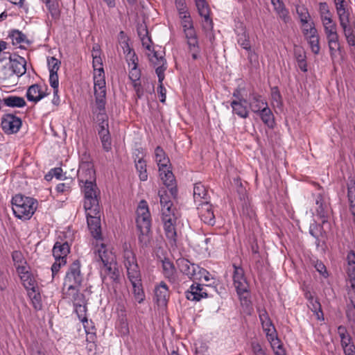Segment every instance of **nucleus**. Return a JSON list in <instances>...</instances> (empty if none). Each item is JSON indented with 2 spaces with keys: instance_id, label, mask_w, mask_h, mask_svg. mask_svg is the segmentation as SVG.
<instances>
[{
  "instance_id": "f257e3e1",
  "label": "nucleus",
  "mask_w": 355,
  "mask_h": 355,
  "mask_svg": "<svg viewBox=\"0 0 355 355\" xmlns=\"http://www.w3.org/2000/svg\"><path fill=\"white\" fill-rule=\"evenodd\" d=\"M159 196L161 205V220L166 236L175 243L177 237L176 225L179 217L178 211L173 206L166 191H159Z\"/></svg>"
},
{
  "instance_id": "f03ea898",
  "label": "nucleus",
  "mask_w": 355,
  "mask_h": 355,
  "mask_svg": "<svg viewBox=\"0 0 355 355\" xmlns=\"http://www.w3.org/2000/svg\"><path fill=\"white\" fill-rule=\"evenodd\" d=\"M78 178L83 184L82 191L84 199L98 198L99 190L96 184V173L90 162H82L78 171Z\"/></svg>"
},
{
  "instance_id": "7ed1b4c3",
  "label": "nucleus",
  "mask_w": 355,
  "mask_h": 355,
  "mask_svg": "<svg viewBox=\"0 0 355 355\" xmlns=\"http://www.w3.org/2000/svg\"><path fill=\"white\" fill-rule=\"evenodd\" d=\"M92 58V64L94 71V89L95 102L101 107L103 105V101H106L105 80L100 52L98 49L96 50L94 47L93 49Z\"/></svg>"
},
{
  "instance_id": "20e7f679",
  "label": "nucleus",
  "mask_w": 355,
  "mask_h": 355,
  "mask_svg": "<svg viewBox=\"0 0 355 355\" xmlns=\"http://www.w3.org/2000/svg\"><path fill=\"white\" fill-rule=\"evenodd\" d=\"M105 104L106 101H104L100 107L97 103L94 102L92 112L96 115V120L98 123V135L103 148L105 151L109 152L112 149V140L108 130V116L105 112Z\"/></svg>"
},
{
  "instance_id": "39448f33",
  "label": "nucleus",
  "mask_w": 355,
  "mask_h": 355,
  "mask_svg": "<svg viewBox=\"0 0 355 355\" xmlns=\"http://www.w3.org/2000/svg\"><path fill=\"white\" fill-rule=\"evenodd\" d=\"M83 207L89 230L94 238L97 239L100 238L101 234L98 198L84 199Z\"/></svg>"
},
{
  "instance_id": "423d86ee",
  "label": "nucleus",
  "mask_w": 355,
  "mask_h": 355,
  "mask_svg": "<svg viewBox=\"0 0 355 355\" xmlns=\"http://www.w3.org/2000/svg\"><path fill=\"white\" fill-rule=\"evenodd\" d=\"M12 205L15 216L21 220L31 218L37 209V201L35 199L20 194L12 198Z\"/></svg>"
},
{
  "instance_id": "0eeeda50",
  "label": "nucleus",
  "mask_w": 355,
  "mask_h": 355,
  "mask_svg": "<svg viewBox=\"0 0 355 355\" xmlns=\"http://www.w3.org/2000/svg\"><path fill=\"white\" fill-rule=\"evenodd\" d=\"M80 288H63V295L64 299L73 302L78 319L85 325V323L88 322L86 315L87 300L84 294L80 292Z\"/></svg>"
},
{
  "instance_id": "6e6552de",
  "label": "nucleus",
  "mask_w": 355,
  "mask_h": 355,
  "mask_svg": "<svg viewBox=\"0 0 355 355\" xmlns=\"http://www.w3.org/2000/svg\"><path fill=\"white\" fill-rule=\"evenodd\" d=\"M80 266L78 260L74 261L69 266L64 279L63 288H74L82 286L84 275L81 272Z\"/></svg>"
},
{
  "instance_id": "1a4fd4ad",
  "label": "nucleus",
  "mask_w": 355,
  "mask_h": 355,
  "mask_svg": "<svg viewBox=\"0 0 355 355\" xmlns=\"http://www.w3.org/2000/svg\"><path fill=\"white\" fill-rule=\"evenodd\" d=\"M123 258L128 277L141 275L136 256L130 245L126 243L123 245Z\"/></svg>"
},
{
  "instance_id": "9d476101",
  "label": "nucleus",
  "mask_w": 355,
  "mask_h": 355,
  "mask_svg": "<svg viewBox=\"0 0 355 355\" xmlns=\"http://www.w3.org/2000/svg\"><path fill=\"white\" fill-rule=\"evenodd\" d=\"M21 124V119L12 114H4L1 118V128L8 135L17 133L19 130Z\"/></svg>"
},
{
  "instance_id": "9b49d317",
  "label": "nucleus",
  "mask_w": 355,
  "mask_h": 355,
  "mask_svg": "<svg viewBox=\"0 0 355 355\" xmlns=\"http://www.w3.org/2000/svg\"><path fill=\"white\" fill-rule=\"evenodd\" d=\"M200 16L202 18V26L205 31L213 28V21L210 17V8L206 0H195Z\"/></svg>"
},
{
  "instance_id": "f8f14e48",
  "label": "nucleus",
  "mask_w": 355,
  "mask_h": 355,
  "mask_svg": "<svg viewBox=\"0 0 355 355\" xmlns=\"http://www.w3.org/2000/svg\"><path fill=\"white\" fill-rule=\"evenodd\" d=\"M347 274L351 281V287L354 296L351 297L353 306L346 311V316L352 327L355 326V264L347 265Z\"/></svg>"
},
{
  "instance_id": "ddd939ff",
  "label": "nucleus",
  "mask_w": 355,
  "mask_h": 355,
  "mask_svg": "<svg viewBox=\"0 0 355 355\" xmlns=\"http://www.w3.org/2000/svg\"><path fill=\"white\" fill-rule=\"evenodd\" d=\"M136 223L137 228L151 227V216L148 204L145 200H141L139 203L137 209Z\"/></svg>"
},
{
  "instance_id": "4468645a",
  "label": "nucleus",
  "mask_w": 355,
  "mask_h": 355,
  "mask_svg": "<svg viewBox=\"0 0 355 355\" xmlns=\"http://www.w3.org/2000/svg\"><path fill=\"white\" fill-rule=\"evenodd\" d=\"M315 204L316 212L321 219L322 226L329 225L327 218L330 214V209L328 199L324 195L318 193L315 198Z\"/></svg>"
},
{
  "instance_id": "2eb2a0df",
  "label": "nucleus",
  "mask_w": 355,
  "mask_h": 355,
  "mask_svg": "<svg viewBox=\"0 0 355 355\" xmlns=\"http://www.w3.org/2000/svg\"><path fill=\"white\" fill-rule=\"evenodd\" d=\"M233 281L234 286L238 295H241L248 292V283L244 275L243 269L236 265H233Z\"/></svg>"
},
{
  "instance_id": "dca6fc26",
  "label": "nucleus",
  "mask_w": 355,
  "mask_h": 355,
  "mask_svg": "<svg viewBox=\"0 0 355 355\" xmlns=\"http://www.w3.org/2000/svg\"><path fill=\"white\" fill-rule=\"evenodd\" d=\"M199 217L201 220L208 225L213 226L216 223V218L214 214L212 205L210 202L201 203L196 206Z\"/></svg>"
},
{
  "instance_id": "f3484780",
  "label": "nucleus",
  "mask_w": 355,
  "mask_h": 355,
  "mask_svg": "<svg viewBox=\"0 0 355 355\" xmlns=\"http://www.w3.org/2000/svg\"><path fill=\"white\" fill-rule=\"evenodd\" d=\"M184 32L187 40L189 51L191 54L192 58L193 60L198 59L200 58V48L194 28L184 30Z\"/></svg>"
},
{
  "instance_id": "a211bd4d",
  "label": "nucleus",
  "mask_w": 355,
  "mask_h": 355,
  "mask_svg": "<svg viewBox=\"0 0 355 355\" xmlns=\"http://www.w3.org/2000/svg\"><path fill=\"white\" fill-rule=\"evenodd\" d=\"M176 263L182 274L187 275L190 279L195 280L200 267L198 265L191 263L188 259L184 258L178 259Z\"/></svg>"
},
{
  "instance_id": "6ab92c4d",
  "label": "nucleus",
  "mask_w": 355,
  "mask_h": 355,
  "mask_svg": "<svg viewBox=\"0 0 355 355\" xmlns=\"http://www.w3.org/2000/svg\"><path fill=\"white\" fill-rule=\"evenodd\" d=\"M47 65L49 70V83L51 87H56L59 85L58 71L59 70L61 62L55 57L47 58Z\"/></svg>"
},
{
  "instance_id": "aec40b11",
  "label": "nucleus",
  "mask_w": 355,
  "mask_h": 355,
  "mask_svg": "<svg viewBox=\"0 0 355 355\" xmlns=\"http://www.w3.org/2000/svg\"><path fill=\"white\" fill-rule=\"evenodd\" d=\"M162 265L164 277L171 284H178V275L174 264L168 259H165L162 261Z\"/></svg>"
},
{
  "instance_id": "412c9836",
  "label": "nucleus",
  "mask_w": 355,
  "mask_h": 355,
  "mask_svg": "<svg viewBox=\"0 0 355 355\" xmlns=\"http://www.w3.org/2000/svg\"><path fill=\"white\" fill-rule=\"evenodd\" d=\"M193 200L196 206L210 201L208 190L201 182H197L194 184Z\"/></svg>"
},
{
  "instance_id": "4be33fe9",
  "label": "nucleus",
  "mask_w": 355,
  "mask_h": 355,
  "mask_svg": "<svg viewBox=\"0 0 355 355\" xmlns=\"http://www.w3.org/2000/svg\"><path fill=\"white\" fill-rule=\"evenodd\" d=\"M101 275L103 282L107 279L112 282H116L119 277V271L116 262L110 263V265L105 264L101 266Z\"/></svg>"
},
{
  "instance_id": "5701e85b",
  "label": "nucleus",
  "mask_w": 355,
  "mask_h": 355,
  "mask_svg": "<svg viewBox=\"0 0 355 355\" xmlns=\"http://www.w3.org/2000/svg\"><path fill=\"white\" fill-rule=\"evenodd\" d=\"M185 295L187 299L191 301H200L201 299L208 297L207 293L204 289V286L200 284H193Z\"/></svg>"
},
{
  "instance_id": "b1692460",
  "label": "nucleus",
  "mask_w": 355,
  "mask_h": 355,
  "mask_svg": "<svg viewBox=\"0 0 355 355\" xmlns=\"http://www.w3.org/2000/svg\"><path fill=\"white\" fill-rule=\"evenodd\" d=\"M128 278L132 286V292L135 300L139 304L143 302L145 298V295L142 288L141 275Z\"/></svg>"
},
{
  "instance_id": "393cba45",
  "label": "nucleus",
  "mask_w": 355,
  "mask_h": 355,
  "mask_svg": "<svg viewBox=\"0 0 355 355\" xmlns=\"http://www.w3.org/2000/svg\"><path fill=\"white\" fill-rule=\"evenodd\" d=\"M248 105L251 111L255 114L268 105L261 95L254 92L250 93Z\"/></svg>"
},
{
  "instance_id": "a878e982",
  "label": "nucleus",
  "mask_w": 355,
  "mask_h": 355,
  "mask_svg": "<svg viewBox=\"0 0 355 355\" xmlns=\"http://www.w3.org/2000/svg\"><path fill=\"white\" fill-rule=\"evenodd\" d=\"M19 270L20 271L18 272V274L24 288L27 291L37 288L38 287L37 282L34 276L29 272V267L24 269L21 268Z\"/></svg>"
},
{
  "instance_id": "bb28decb",
  "label": "nucleus",
  "mask_w": 355,
  "mask_h": 355,
  "mask_svg": "<svg viewBox=\"0 0 355 355\" xmlns=\"http://www.w3.org/2000/svg\"><path fill=\"white\" fill-rule=\"evenodd\" d=\"M230 106L233 114L237 115L241 119H247L249 116L250 111L247 105V101H232Z\"/></svg>"
},
{
  "instance_id": "cd10ccee",
  "label": "nucleus",
  "mask_w": 355,
  "mask_h": 355,
  "mask_svg": "<svg viewBox=\"0 0 355 355\" xmlns=\"http://www.w3.org/2000/svg\"><path fill=\"white\" fill-rule=\"evenodd\" d=\"M155 295L156 300L159 304L163 305L166 304L170 296V293L168 287L164 282L162 281L155 286Z\"/></svg>"
},
{
  "instance_id": "c85d7f7f",
  "label": "nucleus",
  "mask_w": 355,
  "mask_h": 355,
  "mask_svg": "<svg viewBox=\"0 0 355 355\" xmlns=\"http://www.w3.org/2000/svg\"><path fill=\"white\" fill-rule=\"evenodd\" d=\"M12 76L17 75L21 76L26 71V60L24 58L19 56L17 59H10L8 62Z\"/></svg>"
},
{
  "instance_id": "c756f323",
  "label": "nucleus",
  "mask_w": 355,
  "mask_h": 355,
  "mask_svg": "<svg viewBox=\"0 0 355 355\" xmlns=\"http://www.w3.org/2000/svg\"><path fill=\"white\" fill-rule=\"evenodd\" d=\"M70 252V248L67 241L60 242L57 241L54 244L52 250L53 256L55 259H65L67 260V256Z\"/></svg>"
},
{
  "instance_id": "7c9ffc66",
  "label": "nucleus",
  "mask_w": 355,
  "mask_h": 355,
  "mask_svg": "<svg viewBox=\"0 0 355 355\" xmlns=\"http://www.w3.org/2000/svg\"><path fill=\"white\" fill-rule=\"evenodd\" d=\"M98 259L101 261L102 265L110 264L116 263V257L112 251L108 250L106 246L103 244L97 250Z\"/></svg>"
},
{
  "instance_id": "2f4dec72",
  "label": "nucleus",
  "mask_w": 355,
  "mask_h": 355,
  "mask_svg": "<svg viewBox=\"0 0 355 355\" xmlns=\"http://www.w3.org/2000/svg\"><path fill=\"white\" fill-rule=\"evenodd\" d=\"M328 47L331 58L336 56L337 53L340 51L341 46L339 41L338 33L326 35Z\"/></svg>"
},
{
  "instance_id": "473e14b6",
  "label": "nucleus",
  "mask_w": 355,
  "mask_h": 355,
  "mask_svg": "<svg viewBox=\"0 0 355 355\" xmlns=\"http://www.w3.org/2000/svg\"><path fill=\"white\" fill-rule=\"evenodd\" d=\"M46 94L42 90L41 86L35 84L30 86L26 92V97L29 101L37 103L42 99Z\"/></svg>"
},
{
  "instance_id": "72a5a7b5",
  "label": "nucleus",
  "mask_w": 355,
  "mask_h": 355,
  "mask_svg": "<svg viewBox=\"0 0 355 355\" xmlns=\"http://www.w3.org/2000/svg\"><path fill=\"white\" fill-rule=\"evenodd\" d=\"M159 176L163 182V183L167 187H171V193H173V186L175 183V177L172 173V171L170 170V164L163 167V168H159Z\"/></svg>"
},
{
  "instance_id": "f704fd0d",
  "label": "nucleus",
  "mask_w": 355,
  "mask_h": 355,
  "mask_svg": "<svg viewBox=\"0 0 355 355\" xmlns=\"http://www.w3.org/2000/svg\"><path fill=\"white\" fill-rule=\"evenodd\" d=\"M340 25L343 31V34L348 44L352 46H355V33L352 26L349 23V20H342V21L340 22Z\"/></svg>"
},
{
  "instance_id": "c9c22d12",
  "label": "nucleus",
  "mask_w": 355,
  "mask_h": 355,
  "mask_svg": "<svg viewBox=\"0 0 355 355\" xmlns=\"http://www.w3.org/2000/svg\"><path fill=\"white\" fill-rule=\"evenodd\" d=\"M257 114L268 128H272L274 127L275 124L274 114L268 105L261 109Z\"/></svg>"
},
{
  "instance_id": "e433bc0d",
  "label": "nucleus",
  "mask_w": 355,
  "mask_h": 355,
  "mask_svg": "<svg viewBox=\"0 0 355 355\" xmlns=\"http://www.w3.org/2000/svg\"><path fill=\"white\" fill-rule=\"evenodd\" d=\"M137 229L139 230L138 240L139 245L142 248L147 247L152 239L150 227H138Z\"/></svg>"
},
{
  "instance_id": "4c0bfd02",
  "label": "nucleus",
  "mask_w": 355,
  "mask_h": 355,
  "mask_svg": "<svg viewBox=\"0 0 355 355\" xmlns=\"http://www.w3.org/2000/svg\"><path fill=\"white\" fill-rule=\"evenodd\" d=\"M274 9L278 16L285 22H288L290 19L288 12L286 9L284 4L282 0H270Z\"/></svg>"
},
{
  "instance_id": "58836bf2",
  "label": "nucleus",
  "mask_w": 355,
  "mask_h": 355,
  "mask_svg": "<svg viewBox=\"0 0 355 355\" xmlns=\"http://www.w3.org/2000/svg\"><path fill=\"white\" fill-rule=\"evenodd\" d=\"M2 102L6 106L10 107H23L26 104L23 97L12 95L3 98Z\"/></svg>"
},
{
  "instance_id": "ea45409f",
  "label": "nucleus",
  "mask_w": 355,
  "mask_h": 355,
  "mask_svg": "<svg viewBox=\"0 0 355 355\" xmlns=\"http://www.w3.org/2000/svg\"><path fill=\"white\" fill-rule=\"evenodd\" d=\"M137 58L135 53L132 54V58L129 59L130 62H128L129 67H131L129 71V78L132 80V83H138V80L140 78L141 73L139 70L137 69V65L136 60Z\"/></svg>"
},
{
  "instance_id": "a19ab883",
  "label": "nucleus",
  "mask_w": 355,
  "mask_h": 355,
  "mask_svg": "<svg viewBox=\"0 0 355 355\" xmlns=\"http://www.w3.org/2000/svg\"><path fill=\"white\" fill-rule=\"evenodd\" d=\"M148 56L150 62L155 67V71L158 68L162 67L163 69V73H164L166 67H165L166 61L163 55L157 51H153L148 54Z\"/></svg>"
},
{
  "instance_id": "79ce46f5",
  "label": "nucleus",
  "mask_w": 355,
  "mask_h": 355,
  "mask_svg": "<svg viewBox=\"0 0 355 355\" xmlns=\"http://www.w3.org/2000/svg\"><path fill=\"white\" fill-rule=\"evenodd\" d=\"M155 159L159 168H163L169 165V159L160 146H157L155 150Z\"/></svg>"
},
{
  "instance_id": "37998d69",
  "label": "nucleus",
  "mask_w": 355,
  "mask_h": 355,
  "mask_svg": "<svg viewBox=\"0 0 355 355\" xmlns=\"http://www.w3.org/2000/svg\"><path fill=\"white\" fill-rule=\"evenodd\" d=\"M128 40L129 39L124 32L121 31L119 35V42L121 47L123 49L124 54L126 55L127 60L132 58V54L135 53L129 45Z\"/></svg>"
},
{
  "instance_id": "c03bdc74",
  "label": "nucleus",
  "mask_w": 355,
  "mask_h": 355,
  "mask_svg": "<svg viewBox=\"0 0 355 355\" xmlns=\"http://www.w3.org/2000/svg\"><path fill=\"white\" fill-rule=\"evenodd\" d=\"M295 57L297 63V67L301 71H307V63L306 53L302 48H297L294 51Z\"/></svg>"
},
{
  "instance_id": "a18cd8bd",
  "label": "nucleus",
  "mask_w": 355,
  "mask_h": 355,
  "mask_svg": "<svg viewBox=\"0 0 355 355\" xmlns=\"http://www.w3.org/2000/svg\"><path fill=\"white\" fill-rule=\"evenodd\" d=\"M28 297L31 301V303L36 310H40L42 307L41 295L39 291V288H33L27 291Z\"/></svg>"
},
{
  "instance_id": "49530a36",
  "label": "nucleus",
  "mask_w": 355,
  "mask_h": 355,
  "mask_svg": "<svg viewBox=\"0 0 355 355\" xmlns=\"http://www.w3.org/2000/svg\"><path fill=\"white\" fill-rule=\"evenodd\" d=\"M156 73L157 75L158 80H159V86L157 87L158 96H159V101L162 103H164L166 101V90L165 87H164L163 84H162V81L164 79V73H163V69L162 67L158 68L156 70Z\"/></svg>"
},
{
  "instance_id": "de8ad7c7",
  "label": "nucleus",
  "mask_w": 355,
  "mask_h": 355,
  "mask_svg": "<svg viewBox=\"0 0 355 355\" xmlns=\"http://www.w3.org/2000/svg\"><path fill=\"white\" fill-rule=\"evenodd\" d=\"M8 37L10 38L13 45H19L21 47L22 44H27L28 42L26 36L18 30H12L9 34Z\"/></svg>"
},
{
  "instance_id": "09e8293b",
  "label": "nucleus",
  "mask_w": 355,
  "mask_h": 355,
  "mask_svg": "<svg viewBox=\"0 0 355 355\" xmlns=\"http://www.w3.org/2000/svg\"><path fill=\"white\" fill-rule=\"evenodd\" d=\"M12 258L17 272L20 271L21 268L23 269L28 268L26 261L20 251H14L12 254Z\"/></svg>"
},
{
  "instance_id": "8fccbe9b",
  "label": "nucleus",
  "mask_w": 355,
  "mask_h": 355,
  "mask_svg": "<svg viewBox=\"0 0 355 355\" xmlns=\"http://www.w3.org/2000/svg\"><path fill=\"white\" fill-rule=\"evenodd\" d=\"M46 6L52 18L57 19L60 16L58 2L57 0H41Z\"/></svg>"
},
{
  "instance_id": "3c124183",
  "label": "nucleus",
  "mask_w": 355,
  "mask_h": 355,
  "mask_svg": "<svg viewBox=\"0 0 355 355\" xmlns=\"http://www.w3.org/2000/svg\"><path fill=\"white\" fill-rule=\"evenodd\" d=\"M135 167L141 181H146L148 179L146 171V162L143 158L135 159Z\"/></svg>"
},
{
  "instance_id": "603ef678",
  "label": "nucleus",
  "mask_w": 355,
  "mask_h": 355,
  "mask_svg": "<svg viewBox=\"0 0 355 355\" xmlns=\"http://www.w3.org/2000/svg\"><path fill=\"white\" fill-rule=\"evenodd\" d=\"M180 17L181 18V24L183 28V31L193 27L192 20L187 9H184V8H180Z\"/></svg>"
},
{
  "instance_id": "864d4df0",
  "label": "nucleus",
  "mask_w": 355,
  "mask_h": 355,
  "mask_svg": "<svg viewBox=\"0 0 355 355\" xmlns=\"http://www.w3.org/2000/svg\"><path fill=\"white\" fill-rule=\"evenodd\" d=\"M345 0H335L336 12L338 16L339 22L349 19V15L347 13L344 6Z\"/></svg>"
},
{
  "instance_id": "5fc2aeb1",
  "label": "nucleus",
  "mask_w": 355,
  "mask_h": 355,
  "mask_svg": "<svg viewBox=\"0 0 355 355\" xmlns=\"http://www.w3.org/2000/svg\"><path fill=\"white\" fill-rule=\"evenodd\" d=\"M321 22L324 28L325 36L338 33V26L336 21H334L333 18Z\"/></svg>"
},
{
  "instance_id": "6e6d98bb",
  "label": "nucleus",
  "mask_w": 355,
  "mask_h": 355,
  "mask_svg": "<svg viewBox=\"0 0 355 355\" xmlns=\"http://www.w3.org/2000/svg\"><path fill=\"white\" fill-rule=\"evenodd\" d=\"M271 103L274 107L279 108L283 105L282 97L277 87L271 88Z\"/></svg>"
},
{
  "instance_id": "4d7b16f0",
  "label": "nucleus",
  "mask_w": 355,
  "mask_h": 355,
  "mask_svg": "<svg viewBox=\"0 0 355 355\" xmlns=\"http://www.w3.org/2000/svg\"><path fill=\"white\" fill-rule=\"evenodd\" d=\"M12 76L8 62L3 63L0 60V81L3 82Z\"/></svg>"
},
{
  "instance_id": "13d9d810",
  "label": "nucleus",
  "mask_w": 355,
  "mask_h": 355,
  "mask_svg": "<svg viewBox=\"0 0 355 355\" xmlns=\"http://www.w3.org/2000/svg\"><path fill=\"white\" fill-rule=\"evenodd\" d=\"M318 10L321 21L332 19V14L331 13L327 3H320Z\"/></svg>"
},
{
  "instance_id": "bf43d9fd",
  "label": "nucleus",
  "mask_w": 355,
  "mask_h": 355,
  "mask_svg": "<svg viewBox=\"0 0 355 355\" xmlns=\"http://www.w3.org/2000/svg\"><path fill=\"white\" fill-rule=\"evenodd\" d=\"M237 42L243 49H249L251 46L248 34L245 31L237 35Z\"/></svg>"
},
{
  "instance_id": "052dcab7",
  "label": "nucleus",
  "mask_w": 355,
  "mask_h": 355,
  "mask_svg": "<svg viewBox=\"0 0 355 355\" xmlns=\"http://www.w3.org/2000/svg\"><path fill=\"white\" fill-rule=\"evenodd\" d=\"M259 319L263 331L275 327L268 313L265 310L259 313Z\"/></svg>"
},
{
  "instance_id": "680f3d73",
  "label": "nucleus",
  "mask_w": 355,
  "mask_h": 355,
  "mask_svg": "<svg viewBox=\"0 0 355 355\" xmlns=\"http://www.w3.org/2000/svg\"><path fill=\"white\" fill-rule=\"evenodd\" d=\"M268 340L270 342L271 347L275 349L276 344H278V337L275 327L268 329L264 331Z\"/></svg>"
},
{
  "instance_id": "e2e57ef3",
  "label": "nucleus",
  "mask_w": 355,
  "mask_h": 355,
  "mask_svg": "<svg viewBox=\"0 0 355 355\" xmlns=\"http://www.w3.org/2000/svg\"><path fill=\"white\" fill-rule=\"evenodd\" d=\"M138 33L141 37L142 45L149 51H151V40L148 36V31L144 28H141L139 30Z\"/></svg>"
},
{
  "instance_id": "0e129e2a",
  "label": "nucleus",
  "mask_w": 355,
  "mask_h": 355,
  "mask_svg": "<svg viewBox=\"0 0 355 355\" xmlns=\"http://www.w3.org/2000/svg\"><path fill=\"white\" fill-rule=\"evenodd\" d=\"M306 41L309 44L311 51L315 55L318 54L320 50V36L315 38L313 37L312 39L307 40Z\"/></svg>"
},
{
  "instance_id": "69168bd1",
  "label": "nucleus",
  "mask_w": 355,
  "mask_h": 355,
  "mask_svg": "<svg viewBox=\"0 0 355 355\" xmlns=\"http://www.w3.org/2000/svg\"><path fill=\"white\" fill-rule=\"evenodd\" d=\"M210 276V273L207 270L199 267L195 280L201 281L202 279H204L205 282H209L211 279Z\"/></svg>"
},
{
  "instance_id": "338daca9",
  "label": "nucleus",
  "mask_w": 355,
  "mask_h": 355,
  "mask_svg": "<svg viewBox=\"0 0 355 355\" xmlns=\"http://www.w3.org/2000/svg\"><path fill=\"white\" fill-rule=\"evenodd\" d=\"M302 33L306 40L319 36L318 30L315 26H312V28H309V30L302 29Z\"/></svg>"
},
{
  "instance_id": "774afa93",
  "label": "nucleus",
  "mask_w": 355,
  "mask_h": 355,
  "mask_svg": "<svg viewBox=\"0 0 355 355\" xmlns=\"http://www.w3.org/2000/svg\"><path fill=\"white\" fill-rule=\"evenodd\" d=\"M251 347L254 355H267L266 350L257 342H252Z\"/></svg>"
}]
</instances>
